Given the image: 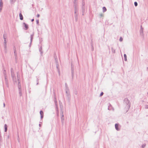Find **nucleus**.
<instances>
[{
    "instance_id": "46",
    "label": "nucleus",
    "mask_w": 148,
    "mask_h": 148,
    "mask_svg": "<svg viewBox=\"0 0 148 148\" xmlns=\"http://www.w3.org/2000/svg\"><path fill=\"white\" fill-rule=\"evenodd\" d=\"M92 50H93L94 49V48L93 47V46H92Z\"/></svg>"
},
{
    "instance_id": "30",
    "label": "nucleus",
    "mask_w": 148,
    "mask_h": 148,
    "mask_svg": "<svg viewBox=\"0 0 148 148\" xmlns=\"http://www.w3.org/2000/svg\"><path fill=\"white\" fill-rule=\"evenodd\" d=\"M63 116H64V115L63 114L62 112V116H61V118L62 121L63 120H64Z\"/></svg>"
},
{
    "instance_id": "5",
    "label": "nucleus",
    "mask_w": 148,
    "mask_h": 148,
    "mask_svg": "<svg viewBox=\"0 0 148 148\" xmlns=\"http://www.w3.org/2000/svg\"><path fill=\"white\" fill-rule=\"evenodd\" d=\"M3 6V2L2 0H0V12H1Z\"/></svg>"
},
{
    "instance_id": "43",
    "label": "nucleus",
    "mask_w": 148,
    "mask_h": 148,
    "mask_svg": "<svg viewBox=\"0 0 148 148\" xmlns=\"http://www.w3.org/2000/svg\"><path fill=\"white\" fill-rule=\"evenodd\" d=\"M100 16L101 17L103 16V14H100Z\"/></svg>"
},
{
    "instance_id": "8",
    "label": "nucleus",
    "mask_w": 148,
    "mask_h": 148,
    "mask_svg": "<svg viewBox=\"0 0 148 148\" xmlns=\"http://www.w3.org/2000/svg\"><path fill=\"white\" fill-rule=\"evenodd\" d=\"M108 110H112L113 111L114 110V108L112 107L111 105L110 104H109V105L108 106Z\"/></svg>"
},
{
    "instance_id": "29",
    "label": "nucleus",
    "mask_w": 148,
    "mask_h": 148,
    "mask_svg": "<svg viewBox=\"0 0 148 148\" xmlns=\"http://www.w3.org/2000/svg\"><path fill=\"white\" fill-rule=\"evenodd\" d=\"M36 77V79H36V81H37V84H36V85H38V84H39V83H39V79H38V78L37 77Z\"/></svg>"
},
{
    "instance_id": "27",
    "label": "nucleus",
    "mask_w": 148,
    "mask_h": 148,
    "mask_svg": "<svg viewBox=\"0 0 148 148\" xmlns=\"http://www.w3.org/2000/svg\"><path fill=\"white\" fill-rule=\"evenodd\" d=\"M3 37L4 40H6V39L7 38L6 34H4L3 36Z\"/></svg>"
},
{
    "instance_id": "31",
    "label": "nucleus",
    "mask_w": 148,
    "mask_h": 148,
    "mask_svg": "<svg viewBox=\"0 0 148 148\" xmlns=\"http://www.w3.org/2000/svg\"><path fill=\"white\" fill-rule=\"evenodd\" d=\"M42 47H40V48H39V51L40 52L41 54L42 53V51H41L42 50Z\"/></svg>"
},
{
    "instance_id": "51",
    "label": "nucleus",
    "mask_w": 148,
    "mask_h": 148,
    "mask_svg": "<svg viewBox=\"0 0 148 148\" xmlns=\"http://www.w3.org/2000/svg\"><path fill=\"white\" fill-rule=\"evenodd\" d=\"M147 108H148V107H147Z\"/></svg>"
},
{
    "instance_id": "52",
    "label": "nucleus",
    "mask_w": 148,
    "mask_h": 148,
    "mask_svg": "<svg viewBox=\"0 0 148 148\" xmlns=\"http://www.w3.org/2000/svg\"><path fill=\"white\" fill-rule=\"evenodd\" d=\"M147 94H148V92H147Z\"/></svg>"
},
{
    "instance_id": "21",
    "label": "nucleus",
    "mask_w": 148,
    "mask_h": 148,
    "mask_svg": "<svg viewBox=\"0 0 148 148\" xmlns=\"http://www.w3.org/2000/svg\"><path fill=\"white\" fill-rule=\"evenodd\" d=\"M3 73L4 74V76H7L6 74V71L5 70H3Z\"/></svg>"
},
{
    "instance_id": "50",
    "label": "nucleus",
    "mask_w": 148,
    "mask_h": 148,
    "mask_svg": "<svg viewBox=\"0 0 148 148\" xmlns=\"http://www.w3.org/2000/svg\"><path fill=\"white\" fill-rule=\"evenodd\" d=\"M147 69L148 70V67H147Z\"/></svg>"
},
{
    "instance_id": "1",
    "label": "nucleus",
    "mask_w": 148,
    "mask_h": 148,
    "mask_svg": "<svg viewBox=\"0 0 148 148\" xmlns=\"http://www.w3.org/2000/svg\"><path fill=\"white\" fill-rule=\"evenodd\" d=\"M124 103L125 105L126 108L128 110L130 107V101L127 98H125L124 100Z\"/></svg>"
},
{
    "instance_id": "48",
    "label": "nucleus",
    "mask_w": 148,
    "mask_h": 148,
    "mask_svg": "<svg viewBox=\"0 0 148 148\" xmlns=\"http://www.w3.org/2000/svg\"><path fill=\"white\" fill-rule=\"evenodd\" d=\"M5 130V132H6L7 131V130Z\"/></svg>"
},
{
    "instance_id": "42",
    "label": "nucleus",
    "mask_w": 148,
    "mask_h": 148,
    "mask_svg": "<svg viewBox=\"0 0 148 148\" xmlns=\"http://www.w3.org/2000/svg\"><path fill=\"white\" fill-rule=\"evenodd\" d=\"M37 17L38 18L40 16V15L39 14H38L37 16Z\"/></svg>"
},
{
    "instance_id": "32",
    "label": "nucleus",
    "mask_w": 148,
    "mask_h": 148,
    "mask_svg": "<svg viewBox=\"0 0 148 148\" xmlns=\"http://www.w3.org/2000/svg\"><path fill=\"white\" fill-rule=\"evenodd\" d=\"M4 130H7V126L5 124L4 125Z\"/></svg>"
},
{
    "instance_id": "26",
    "label": "nucleus",
    "mask_w": 148,
    "mask_h": 148,
    "mask_svg": "<svg viewBox=\"0 0 148 148\" xmlns=\"http://www.w3.org/2000/svg\"><path fill=\"white\" fill-rule=\"evenodd\" d=\"M65 89H69L67 85V84L66 83H65Z\"/></svg>"
},
{
    "instance_id": "18",
    "label": "nucleus",
    "mask_w": 148,
    "mask_h": 148,
    "mask_svg": "<svg viewBox=\"0 0 148 148\" xmlns=\"http://www.w3.org/2000/svg\"><path fill=\"white\" fill-rule=\"evenodd\" d=\"M74 7H77V3L76 2L75 0V1L74 2Z\"/></svg>"
},
{
    "instance_id": "35",
    "label": "nucleus",
    "mask_w": 148,
    "mask_h": 148,
    "mask_svg": "<svg viewBox=\"0 0 148 148\" xmlns=\"http://www.w3.org/2000/svg\"><path fill=\"white\" fill-rule=\"evenodd\" d=\"M13 49H14V52H16V48L15 47H14Z\"/></svg>"
},
{
    "instance_id": "45",
    "label": "nucleus",
    "mask_w": 148,
    "mask_h": 148,
    "mask_svg": "<svg viewBox=\"0 0 148 148\" xmlns=\"http://www.w3.org/2000/svg\"><path fill=\"white\" fill-rule=\"evenodd\" d=\"M34 21V19H32L31 20V21L33 22Z\"/></svg>"
},
{
    "instance_id": "44",
    "label": "nucleus",
    "mask_w": 148,
    "mask_h": 148,
    "mask_svg": "<svg viewBox=\"0 0 148 148\" xmlns=\"http://www.w3.org/2000/svg\"><path fill=\"white\" fill-rule=\"evenodd\" d=\"M3 107H5V103H3Z\"/></svg>"
},
{
    "instance_id": "33",
    "label": "nucleus",
    "mask_w": 148,
    "mask_h": 148,
    "mask_svg": "<svg viewBox=\"0 0 148 148\" xmlns=\"http://www.w3.org/2000/svg\"><path fill=\"white\" fill-rule=\"evenodd\" d=\"M40 115H43V112L42 110L40 111Z\"/></svg>"
},
{
    "instance_id": "25",
    "label": "nucleus",
    "mask_w": 148,
    "mask_h": 148,
    "mask_svg": "<svg viewBox=\"0 0 148 148\" xmlns=\"http://www.w3.org/2000/svg\"><path fill=\"white\" fill-rule=\"evenodd\" d=\"M124 60L125 61H127V56L126 54H124Z\"/></svg>"
},
{
    "instance_id": "40",
    "label": "nucleus",
    "mask_w": 148,
    "mask_h": 148,
    "mask_svg": "<svg viewBox=\"0 0 148 148\" xmlns=\"http://www.w3.org/2000/svg\"><path fill=\"white\" fill-rule=\"evenodd\" d=\"M36 23L38 25V24H39V20H37L36 21Z\"/></svg>"
},
{
    "instance_id": "34",
    "label": "nucleus",
    "mask_w": 148,
    "mask_h": 148,
    "mask_svg": "<svg viewBox=\"0 0 148 148\" xmlns=\"http://www.w3.org/2000/svg\"><path fill=\"white\" fill-rule=\"evenodd\" d=\"M82 6H84L85 5V3L84 2V1L83 0L82 1Z\"/></svg>"
},
{
    "instance_id": "11",
    "label": "nucleus",
    "mask_w": 148,
    "mask_h": 148,
    "mask_svg": "<svg viewBox=\"0 0 148 148\" xmlns=\"http://www.w3.org/2000/svg\"><path fill=\"white\" fill-rule=\"evenodd\" d=\"M82 15H84V14L85 12V6H82Z\"/></svg>"
},
{
    "instance_id": "41",
    "label": "nucleus",
    "mask_w": 148,
    "mask_h": 148,
    "mask_svg": "<svg viewBox=\"0 0 148 148\" xmlns=\"http://www.w3.org/2000/svg\"><path fill=\"white\" fill-rule=\"evenodd\" d=\"M40 116H41V119H42L43 118V115H40Z\"/></svg>"
},
{
    "instance_id": "7",
    "label": "nucleus",
    "mask_w": 148,
    "mask_h": 148,
    "mask_svg": "<svg viewBox=\"0 0 148 148\" xmlns=\"http://www.w3.org/2000/svg\"><path fill=\"white\" fill-rule=\"evenodd\" d=\"M13 69L12 68H11V76L12 77V78L13 80H14V78L15 77V75L14 74L13 72L12 71Z\"/></svg>"
},
{
    "instance_id": "10",
    "label": "nucleus",
    "mask_w": 148,
    "mask_h": 148,
    "mask_svg": "<svg viewBox=\"0 0 148 148\" xmlns=\"http://www.w3.org/2000/svg\"><path fill=\"white\" fill-rule=\"evenodd\" d=\"M71 66H72V69H71V74H72V79H73V75L74 74V71L73 70V69L72 68V65L71 64Z\"/></svg>"
},
{
    "instance_id": "24",
    "label": "nucleus",
    "mask_w": 148,
    "mask_h": 148,
    "mask_svg": "<svg viewBox=\"0 0 148 148\" xmlns=\"http://www.w3.org/2000/svg\"><path fill=\"white\" fill-rule=\"evenodd\" d=\"M19 84H20V82H18V90H21V85L20 84V85Z\"/></svg>"
},
{
    "instance_id": "47",
    "label": "nucleus",
    "mask_w": 148,
    "mask_h": 148,
    "mask_svg": "<svg viewBox=\"0 0 148 148\" xmlns=\"http://www.w3.org/2000/svg\"><path fill=\"white\" fill-rule=\"evenodd\" d=\"M41 124H39V126H40H40H41Z\"/></svg>"
},
{
    "instance_id": "49",
    "label": "nucleus",
    "mask_w": 148,
    "mask_h": 148,
    "mask_svg": "<svg viewBox=\"0 0 148 148\" xmlns=\"http://www.w3.org/2000/svg\"><path fill=\"white\" fill-rule=\"evenodd\" d=\"M75 94H76H76H77V92H75Z\"/></svg>"
},
{
    "instance_id": "37",
    "label": "nucleus",
    "mask_w": 148,
    "mask_h": 148,
    "mask_svg": "<svg viewBox=\"0 0 148 148\" xmlns=\"http://www.w3.org/2000/svg\"><path fill=\"white\" fill-rule=\"evenodd\" d=\"M145 146V144H143L142 145V148H144V147Z\"/></svg>"
},
{
    "instance_id": "3",
    "label": "nucleus",
    "mask_w": 148,
    "mask_h": 148,
    "mask_svg": "<svg viewBox=\"0 0 148 148\" xmlns=\"http://www.w3.org/2000/svg\"><path fill=\"white\" fill-rule=\"evenodd\" d=\"M4 78H5V82L6 85L8 87V79L7 78V76H5Z\"/></svg>"
},
{
    "instance_id": "36",
    "label": "nucleus",
    "mask_w": 148,
    "mask_h": 148,
    "mask_svg": "<svg viewBox=\"0 0 148 148\" xmlns=\"http://www.w3.org/2000/svg\"><path fill=\"white\" fill-rule=\"evenodd\" d=\"M134 4L135 6L136 7L138 5V3H137L136 2H134Z\"/></svg>"
},
{
    "instance_id": "12",
    "label": "nucleus",
    "mask_w": 148,
    "mask_h": 148,
    "mask_svg": "<svg viewBox=\"0 0 148 148\" xmlns=\"http://www.w3.org/2000/svg\"><path fill=\"white\" fill-rule=\"evenodd\" d=\"M119 125L118 123H116L115 125V128L116 130H119Z\"/></svg>"
},
{
    "instance_id": "17",
    "label": "nucleus",
    "mask_w": 148,
    "mask_h": 148,
    "mask_svg": "<svg viewBox=\"0 0 148 148\" xmlns=\"http://www.w3.org/2000/svg\"><path fill=\"white\" fill-rule=\"evenodd\" d=\"M140 27H141V29H140V34H143V28L142 27V25Z\"/></svg>"
},
{
    "instance_id": "9",
    "label": "nucleus",
    "mask_w": 148,
    "mask_h": 148,
    "mask_svg": "<svg viewBox=\"0 0 148 148\" xmlns=\"http://www.w3.org/2000/svg\"><path fill=\"white\" fill-rule=\"evenodd\" d=\"M23 25L25 26V29L26 30H27L28 28V25L27 24H26L25 23H23Z\"/></svg>"
},
{
    "instance_id": "15",
    "label": "nucleus",
    "mask_w": 148,
    "mask_h": 148,
    "mask_svg": "<svg viewBox=\"0 0 148 148\" xmlns=\"http://www.w3.org/2000/svg\"><path fill=\"white\" fill-rule=\"evenodd\" d=\"M55 60L57 64V68L58 69V65H57V63H58V60L56 58V56H55Z\"/></svg>"
},
{
    "instance_id": "4",
    "label": "nucleus",
    "mask_w": 148,
    "mask_h": 148,
    "mask_svg": "<svg viewBox=\"0 0 148 148\" xmlns=\"http://www.w3.org/2000/svg\"><path fill=\"white\" fill-rule=\"evenodd\" d=\"M33 36H34V34H31L30 36V42L29 44V46L30 47L31 46L32 42V41L33 38Z\"/></svg>"
},
{
    "instance_id": "38",
    "label": "nucleus",
    "mask_w": 148,
    "mask_h": 148,
    "mask_svg": "<svg viewBox=\"0 0 148 148\" xmlns=\"http://www.w3.org/2000/svg\"><path fill=\"white\" fill-rule=\"evenodd\" d=\"M123 38L121 37H120L119 39V41L121 42L123 41Z\"/></svg>"
},
{
    "instance_id": "22",
    "label": "nucleus",
    "mask_w": 148,
    "mask_h": 148,
    "mask_svg": "<svg viewBox=\"0 0 148 148\" xmlns=\"http://www.w3.org/2000/svg\"><path fill=\"white\" fill-rule=\"evenodd\" d=\"M19 94L20 96L21 97L22 96L21 90H19Z\"/></svg>"
},
{
    "instance_id": "20",
    "label": "nucleus",
    "mask_w": 148,
    "mask_h": 148,
    "mask_svg": "<svg viewBox=\"0 0 148 148\" xmlns=\"http://www.w3.org/2000/svg\"><path fill=\"white\" fill-rule=\"evenodd\" d=\"M14 56L15 57V59L16 60L17 59V55L16 52H14Z\"/></svg>"
},
{
    "instance_id": "6",
    "label": "nucleus",
    "mask_w": 148,
    "mask_h": 148,
    "mask_svg": "<svg viewBox=\"0 0 148 148\" xmlns=\"http://www.w3.org/2000/svg\"><path fill=\"white\" fill-rule=\"evenodd\" d=\"M6 42H7L6 40H4V46L5 52H6L7 51Z\"/></svg>"
},
{
    "instance_id": "2",
    "label": "nucleus",
    "mask_w": 148,
    "mask_h": 148,
    "mask_svg": "<svg viewBox=\"0 0 148 148\" xmlns=\"http://www.w3.org/2000/svg\"><path fill=\"white\" fill-rule=\"evenodd\" d=\"M66 96L67 99L69 100L70 97V95L69 89H65Z\"/></svg>"
},
{
    "instance_id": "19",
    "label": "nucleus",
    "mask_w": 148,
    "mask_h": 148,
    "mask_svg": "<svg viewBox=\"0 0 148 148\" xmlns=\"http://www.w3.org/2000/svg\"><path fill=\"white\" fill-rule=\"evenodd\" d=\"M107 10L106 8L105 7H103V12H105Z\"/></svg>"
},
{
    "instance_id": "16",
    "label": "nucleus",
    "mask_w": 148,
    "mask_h": 148,
    "mask_svg": "<svg viewBox=\"0 0 148 148\" xmlns=\"http://www.w3.org/2000/svg\"><path fill=\"white\" fill-rule=\"evenodd\" d=\"M75 19L76 21H77L78 19V14H75Z\"/></svg>"
},
{
    "instance_id": "14",
    "label": "nucleus",
    "mask_w": 148,
    "mask_h": 148,
    "mask_svg": "<svg viewBox=\"0 0 148 148\" xmlns=\"http://www.w3.org/2000/svg\"><path fill=\"white\" fill-rule=\"evenodd\" d=\"M19 17L20 19L21 20H22L23 19V17L21 12L19 14Z\"/></svg>"
},
{
    "instance_id": "13",
    "label": "nucleus",
    "mask_w": 148,
    "mask_h": 148,
    "mask_svg": "<svg viewBox=\"0 0 148 148\" xmlns=\"http://www.w3.org/2000/svg\"><path fill=\"white\" fill-rule=\"evenodd\" d=\"M74 13L75 14H76L77 12L78 11V7H74Z\"/></svg>"
},
{
    "instance_id": "23",
    "label": "nucleus",
    "mask_w": 148,
    "mask_h": 148,
    "mask_svg": "<svg viewBox=\"0 0 148 148\" xmlns=\"http://www.w3.org/2000/svg\"><path fill=\"white\" fill-rule=\"evenodd\" d=\"M111 50L112 53H115V49L113 48V47H111Z\"/></svg>"
},
{
    "instance_id": "39",
    "label": "nucleus",
    "mask_w": 148,
    "mask_h": 148,
    "mask_svg": "<svg viewBox=\"0 0 148 148\" xmlns=\"http://www.w3.org/2000/svg\"><path fill=\"white\" fill-rule=\"evenodd\" d=\"M103 92H101L100 93V96H102L103 95Z\"/></svg>"
},
{
    "instance_id": "28",
    "label": "nucleus",
    "mask_w": 148,
    "mask_h": 148,
    "mask_svg": "<svg viewBox=\"0 0 148 148\" xmlns=\"http://www.w3.org/2000/svg\"><path fill=\"white\" fill-rule=\"evenodd\" d=\"M16 1V0H10V1L11 3H13Z\"/></svg>"
}]
</instances>
